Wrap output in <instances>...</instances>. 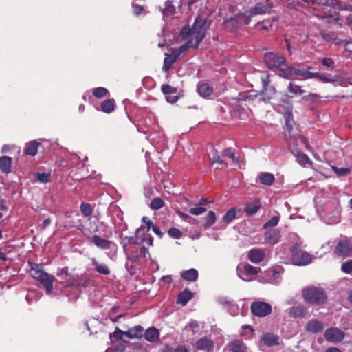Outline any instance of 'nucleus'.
<instances>
[{"mask_svg":"<svg viewBox=\"0 0 352 352\" xmlns=\"http://www.w3.org/2000/svg\"><path fill=\"white\" fill-rule=\"evenodd\" d=\"M251 311L256 316L265 317L271 314L272 306L265 302H254L251 305Z\"/></svg>","mask_w":352,"mask_h":352,"instance_id":"12","label":"nucleus"},{"mask_svg":"<svg viewBox=\"0 0 352 352\" xmlns=\"http://www.w3.org/2000/svg\"><path fill=\"white\" fill-rule=\"evenodd\" d=\"M236 212L237 209L235 208H232L230 210L226 212L223 217V221L227 224L230 223L236 218Z\"/></svg>","mask_w":352,"mask_h":352,"instance_id":"38","label":"nucleus"},{"mask_svg":"<svg viewBox=\"0 0 352 352\" xmlns=\"http://www.w3.org/2000/svg\"><path fill=\"white\" fill-rule=\"evenodd\" d=\"M265 61L268 65L270 69L276 68L281 72L280 76H283L285 70L286 69L287 65L285 62V58L277 54L272 52L267 53L265 56Z\"/></svg>","mask_w":352,"mask_h":352,"instance_id":"9","label":"nucleus"},{"mask_svg":"<svg viewBox=\"0 0 352 352\" xmlns=\"http://www.w3.org/2000/svg\"><path fill=\"white\" fill-rule=\"evenodd\" d=\"M91 262L98 273L103 275L110 274L111 270L106 264L99 263L95 258H91Z\"/></svg>","mask_w":352,"mask_h":352,"instance_id":"32","label":"nucleus"},{"mask_svg":"<svg viewBox=\"0 0 352 352\" xmlns=\"http://www.w3.org/2000/svg\"><path fill=\"white\" fill-rule=\"evenodd\" d=\"M306 329L308 331L318 333L324 329V325L317 320H311L307 324Z\"/></svg>","mask_w":352,"mask_h":352,"instance_id":"33","label":"nucleus"},{"mask_svg":"<svg viewBox=\"0 0 352 352\" xmlns=\"http://www.w3.org/2000/svg\"><path fill=\"white\" fill-rule=\"evenodd\" d=\"M305 301L312 305H320L327 300V295L320 288L311 287L302 290Z\"/></svg>","mask_w":352,"mask_h":352,"instance_id":"4","label":"nucleus"},{"mask_svg":"<svg viewBox=\"0 0 352 352\" xmlns=\"http://www.w3.org/2000/svg\"><path fill=\"white\" fill-rule=\"evenodd\" d=\"M334 170L340 176L346 175L351 171L350 168H334Z\"/></svg>","mask_w":352,"mask_h":352,"instance_id":"58","label":"nucleus"},{"mask_svg":"<svg viewBox=\"0 0 352 352\" xmlns=\"http://www.w3.org/2000/svg\"><path fill=\"white\" fill-rule=\"evenodd\" d=\"M41 143L37 140H31L25 144L24 154L30 156H35L38 153V148Z\"/></svg>","mask_w":352,"mask_h":352,"instance_id":"26","label":"nucleus"},{"mask_svg":"<svg viewBox=\"0 0 352 352\" xmlns=\"http://www.w3.org/2000/svg\"><path fill=\"white\" fill-rule=\"evenodd\" d=\"M162 352H190L188 348L184 345H179L176 348L166 346Z\"/></svg>","mask_w":352,"mask_h":352,"instance_id":"44","label":"nucleus"},{"mask_svg":"<svg viewBox=\"0 0 352 352\" xmlns=\"http://www.w3.org/2000/svg\"><path fill=\"white\" fill-rule=\"evenodd\" d=\"M312 74L313 72H310L307 70L296 69L287 65L283 77L286 78H294L298 80H305L312 78Z\"/></svg>","mask_w":352,"mask_h":352,"instance_id":"10","label":"nucleus"},{"mask_svg":"<svg viewBox=\"0 0 352 352\" xmlns=\"http://www.w3.org/2000/svg\"><path fill=\"white\" fill-rule=\"evenodd\" d=\"M180 276L184 280L186 281L193 282L198 278V272L197 270L191 268L181 272Z\"/></svg>","mask_w":352,"mask_h":352,"instance_id":"31","label":"nucleus"},{"mask_svg":"<svg viewBox=\"0 0 352 352\" xmlns=\"http://www.w3.org/2000/svg\"><path fill=\"white\" fill-rule=\"evenodd\" d=\"M144 230V227L141 226L136 230L135 236H125L120 242L124 252L126 251L127 247L131 245L139 244V236L142 231Z\"/></svg>","mask_w":352,"mask_h":352,"instance_id":"19","label":"nucleus"},{"mask_svg":"<svg viewBox=\"0 0 352 352\" xmlns=\"http://www.w3.org/2000/svg\"><path fill=\"white\" fill-rule=\"evenodd\" d=\"M288 90L289 92L294 93V94H302L304 92L300 86L294 85L292 82L289 83Z\"/></svg>","mask_w":352,"mask_h":352,"instance_id":"51","label":"nucleus"},{"mask_svg":"<svg viewBox=\"0 0 352 352\" xmlns=\"http://www.w3.org/2000/svg\"><path fill=\"white\" fill-rule=\"evenodd\" d=\"M280 221V218L278 216H274L270 220H268L265 223L263 224V228L264 229H267L269 228H274L276 226Z\"/></svg>","mask_w":352,"mask_h":352,"instance_id":"45","label":"nucleus"},{"mask_svg":"<svg viewBox=\"0 0 352 352\" xmlns=\"http://www.w3.org/2000/svg\"><path fill=\"white\" fill-rule=\"evenodd\" d=\"M164 206V201L160 197H156L151 200L150 208L153 210H158Z\"/></svg>","mask_w":352,"mask_h":352,"instance_id":"40","label":"nucleus"},{"mask_svg":"<svg viewBox=\"0 0 352 352\" xmlns=\"http://www.w3.org/2000/svg\"><path fill=\"white\" fill-rule=\"evenodd\" d=\"M321 63L324 66H325L327 67H329V68H332V69L334 68V61L331 58H323L321 60Z\"/></svg>","mask_w":352,"mask_h":352,"instance_id":"55","label":"nucleus"},{"mask_svg":"<svg viewBox=\"0 0 352 352\" xmlns=\"http://www.w3.org/2000/svg\"><path fill=\"white\" fill-rule=\"evenodd\" d=\"M175 12V7L169 2L165 3V7L162 11L163 15L165 16H172Z\"/></svg>","mask_w":352,"mask_h":352,"instance_id":"46","label":"nucleus"},{"mask_svg":"<svg viewBox=\"0 0 352 352\" xmlns=\"http://www.w3.org/2000/svg\"><path fill=\"white\" fill-rule=\"evenodd\" d=\"M153 243V239L151 234L145 230V228L144 227V230L142 231L140 235L139 236V245H151Z\"/></svg>","mask_w":352,"mask_h":352,"instance_id":"34","label":"nucleus"},{"mask_svg":"<svg viewBox=\"0 0 352 352\" xmlns=\"http://www.w3.org/2000/svg\"><path fill=\"white\" fill-rule=\"evenodd\" d=\"M324 336L329 342L338 343L344 339V333L338 328L331 327L325 330Z\"/></svg>","mask_w":352,"mask_h":352,"instance_id":"14","label":"nucleus"},{"mask_svg":"<svg viewBox=\"0 0 352 352\" xmlns=\"http://www.w3.org/2000/svg\"><path fill=\"white\" fill-rule=\"evenodd\" d=\"M116 106V104L114 99H106L102 102L100 109H98L102 111L103 113L109 114L115 111Z\"/></svg>","mask_w":352,"mask_h":352,"instance_id":"27","label":"nucleus"},{"mask_svg":"<svg viewBox=\"0 0 352 352\" xmlns=\"http://www.w3.org/2000/svg\"><path fill=\"white\" fill-rule=\"evenodd\" d=\"M334 254L343 258L351 256L352 245L351 242L347 239L340 240L335 248Z\"/></svg>","mask_w":352,"mask_h":352,"instance_id":"11","label":"nucleus"},{"mask_svg":"<svg viewBox=\"0 0 352 352\" xmlns=\"http://www.w3.org/2000/svg\"><path fill=\"white\" fill-rule=\"evenodd\" d=\"M144 329L140 325H137L129 329L127 335L130 338H138L142 336Z\"/></svg>","mask_w":352,"mask_h":352,"instance_id":"35","label":"nucleus"},{"mask_svg":"<svg viewBox=\"0 0 352 352\" xmlns=\"http://www.w3.org/2000/svg\"><path fill=\"white\" fill-rule=\"evenodd\" d=\"M284 272L285 269L282 265H273L263 272H261L258 280L265 284L278 285L282 281Z\"/></svg>","mask_w":352,"mask_h":352,"instance_id":"3","label":"nucleus"},{"mask_svg":"<svg viewBox=\"0 0 352 352\" xmlns=\"http://www.w3.org/2000/svg\"><path fill=\"white\" fill-rule=\"evenodd\" d=\"M226 309L232 316H236L239 313V306L233 301Z\"/></svg>","mask_w":352,"mask_h":352,"instance_id":"52","label":"nucleus"},{"mask_svg":"<svg viewBox=\"0 0 352 352\" xmlns=\"http://www.w3.org/2000/svg\"><path fill=\"white\" fill-rule=\"evenodd\" d=\"M144 336L147 341L155 342L160 339V331L157 328L151 327L145 331Z\"/></svg>","mask_w":352,"mask_h":352,"instance_id":"29","label":"nucleus"},{"mask_svg":"<svg viewBox=\"0 0 352 352\" xmlns=\"http://www.w3.org/2000/svg\"><path fill=\"white\" fill-rule=\"evenodd\" d=\"M236 272L241 279L245 281H252L255 280L256 276L261 274V269L247 263H241L236 267Z\"/></svg>","mask_w":352,"mask_h":352,"instance_id":"7","label":"nucleus"},{"mask_svg":"<svg viewBox=\"0 0 352 352\" xmlns=\"http://www.w3.org/2000/svg\"><path fill=\"white\" fill-rule=\"evenodd\" d=\"M314 10L321 12L317 14L320 18L327 19L340 25H347L352 30V10H349L346 5L337 0H311Z\"/></svg>","mask_w":352,"mask_h":352,"instance_id":"2","label":"nucleus"},{"mask_svg":"<svg viewBox=\"0 0 352 352\" xmlns=\"http://www.w3.org/2000/svg\"><path fill=\"white\" fill-rule=\"evenodd\" d=\"M108 90L105 87H99L92 89L93 96L98 99L105 97L108 94Z\"/></svg>","mask_w":352,"mask_h":352,"instance_id":"41","label":"nucleus"},{"mask_svg":"<svg viewBox=\"0 0 352 352\" xmlns=\"http://www.w3.org/2000/svg\"><path fill=\"white\" fill-rule=\"evenodd\" d=\"M206 23L202 19L197 18L192 28L184 27L180 36L187 41L179 48L172 47L169 52L165 54L162 70L168 72L172 65L181 56H184L189 49H197L205 36Z\"/></svg>","mask_w":352,"mask_h":352,"instance_id":"1","label":"nucleus"},{"mask_svg":"<svg viewBox=\"0 0 352 352\" xmlns=\"http://www.w3.org/2000/svg\"><path fill=\"white\" fill-rule=\"evenodd\" d=\"M261 208L260 199H255L252 201H248L245 204V212L248 216H252L256 214Z\"/></svg>","mask_w":352,"mask_h":352,"instance_id":"23","label":"nucleus"},{"mask_svg":"<svg viewBox=\"0 0 352 352\" xmlns=\"http://www.w3.org/2000/svg\"><path fill=\"white\" fill-rule=\"evenodd\" d=\"M32 276L39 281L45 287L47 293L50 294L53 290L54 278L48 273L43 271L40 265H35L31 268Z\"/></svg>","mask_w":352,"mask_h":352,"instance_id":"5","label":"nucleus"},{"mask_svg":"<svg viewBox=\"0 0 352 352\" xmlns=\"http://www.w3.org/2000/svg\"><path fill=\"white\" fill-rule=\"evenodd\" d=\"M12 158L8 156L0 157V170L5 174L12 172Z\"/></svg>","mask_w":352,"mask_h":352,"instance_id":"25","label":"nucleus"},{"mask_svg":"<svg viewBox=\"0 0 352 352\" xmlns=\"http://www.w3.org/2000/svg\"><path fill=\"white\" fill-rule=\"evenodd\" d=\"M272 8V3L270 2V0H266L265 2H260L255 5L251 10L245 11V14L250 16V21L251 18L256 15L263 14L270 11Z\"/></svg>","mask_w":352,"mask_h":352,"instance_id":"13","label":"nucleus"},{"mask_svg":"<svg viewBox=\"0 0 352 352\" xmlns=\"http://www.w3.org/2000/svg\"><path fill=\"white\" fill-rule=\"evenodd\" d=\"M258 182L265 186H272L275 182L274 175L269 172H261L257 176Z\"/></svg>","mask_w":352,"mask_h":352,"instance_id":"24","label":"nucleus"},{"mask_svg":"<svg viewBox=\"0 0 352 352\" xmlns=\"http://www.w3.org/2000/svg\"><path fill=\"white\" fill-rule=\"evenodd\" d=\"M89 241L101 250H117V245L114 242L102 239L98 235L89 238Z\"/></svg>","mask_w":352,"mask_h":352,"instance_id":"15","label":"nucleus"},{"mask_svg":"<svg viewBox=\"0 0 352 352\" xmlns=\"http://www.w3.org/2000/svg\"><path fill=\"white\" fill-rule=\"evenodd\" d=\"M36 180L40 183L47 184L51 181L50 173H37L34 175Z\"/></svg>","mask_w":352,"mask_h":352,"instance_id":"39","label":"nucleus"},{"mask_svg":"<svg viewBox=\"0 0 352 352\" xmlns=\"http://www.w3.org/2000/svg\"><path fill=\"white\" fill-rule=\"evenodd\" d=\"M285 126L287 129L289 131L292 129V122H293V116L291 112H287L285 115Z\"/></svg>","mask_w":352,"mask_h":352,"instance_id":"48","label":"nucleus"},{"mask_svg":"<svg viewBox=\"0 0 352 352\" xmlns=\"http://www.w3.org/2000/svg\"><path fill=\"white\" fill-rule=\"evenodd\" d=\"M296 160L299 164L302 166H311L313 162L309 158V157L303 153H298L296 155Z\"/></svg>","mask_w":352,"mask_h":352,"instance_id":"36","label":"nucleus"},{"mask_svg":"<svg viewBox=\"0 0 352 352\" xmlns=\"http://www.w3.org/2000/svg\"><path fill=\"white\" fill-rule=\"evenodd\" d=\"M262 82L264 89L267 91V87L270 82V76L267 74L265 77L262 78Z\"/></svg>","mask_w":352,"mask_h":352,"instance_id":"64","label":"nucleus"},{"mask_svg":"<svg viewBox=\"0 0 352 352\" xmlns=\"http://www.w3.org/2000/svg\"><path fill=\"white\" fill-rule=\"evenodd\" d=\"M228 350L231 352H246V346L244 343L239 340L230 342L228 344Z\"/></svg>","mask_w":352,"mask_h":352,"instance_id":"30","label":"nucleus"},{"mask_svg":"<svg viewBox=\"0 0 352 352\" xmlns=\"http://www.w3.org/2000/svg\"><path fill=\"white\" fill-rule=\"evenodd\" d=\"M223 155L228 158L231 159L232 161H235V155L230 148L225 149L223 151Z\"/></svg>","mask_w":352,"mask_h":352,"instance_id":"57","label":"nucleus"},{"mask_svg":"<svg viewBox=\"0 0 352 352\" xmlns=\"http://www.w3.org/2000/svg\"><path fill=\"white\" fill-rule=\"evenodd\" d=\"M281 239V234L279 230L272 228L266 230L264 233V240L265 243L274 245L278 243Z\"/></svg>","mask_w":352,"mask_h":352,"instance_id":"16","label":"nucleus"},{"mask_svg":"<svg viewBox=\"0 0 352 352\" xmlns=\"http://www.w3.org/2000/svg\"><path fill=\"white\" fill-rule=\"evenodd\" d=\"M206 211V208L202 207L191 208L190 213L193 215H200Z\"/></svg>","mask_w":352,"mask_h":352,"instance_id":"56","label":"nucleus"},{"mask_svg":"<svg viewBox=\"0 0 352 352\" xmlns=\"http://www.w3.org/2000/svg\"><path fill=\"white\" fill-rule=\"evenodd\" d=\"M195 346L198 350L210 351L214 348V342L208 337H204L196 342Z\"/></svg>","mask_w":352,"mask_h":352,"instance_id":"21","label":"nucleus"},{"mask_svg":"<svg viewBox=\"0 0 352 352\" xmlns=\"http://www.w3.org/2000/svg\"><path fill=\"white\" fill-rule=\"evenodd\" d=\"M142 221L146 225V228H145V230L149 232L150 229L153 226V222L150 220V219L147 217H143Z\"/></svg>","mask_w":352,"mask_h":352,"instance_id":"59","label":"nucleus"},{"mask_svg":"<svg viewBox=\"0 0 352 352\" xmlns=\"http://www.w3.org/2000/svg\"><path fill=\"white\" fill-rule=\"evenodd\" d=\"M77 289V287L74 284L69 283V284L64 285L63 292L65 294L68 295V294H67L68 289Z\"/></svg>","mask_w":352,"mask_h":352,"instance_id":"62","label":"nucleus"},{"mask_svg":"<svg viewBox=\"0 0 352 352\" xmlns=\"http://www.w3.org/2000/svg\"><path fill=\"white\" fill-rule=\"evenodd\" d=\"M162 93L165 95L166 100L170 103L176 102L179 97L176 96L177 89L168 84H164L161 87Z\"/></svg>","mask_w":352,"mask_h":352,"instance_id":"17","label":"nucleus"},{"mask_svg":"<svg viewBox=\"0 0 352 352\" xmlns=\"http://www.w3.org/2000/svg\"><path fill=\"white\" fill-rule=\"evenodd\" d=\"M193 296L194 294L190 290L186 289L178 294L177 303L184 306L193 298Z\"/></svg>","mask_w":352,"mask_h":352,"instance_id":"28","label":"nucleus"},{"mask_svg":"<svg viewBox=\"0 0 352 352\" xmlns=\"http://www.w3.org/2000/svg\"><path fill=\"white\" fill-rule=\"evenodd\" d=\"M216 214L213 211H209L207 214L204 223V228H207L212 226L216 221Z\"/></svg>","mask_w":352,"mask_h":352,"instance_id":"42","label":"nucleus"},{"mask_svg":"<svg viewBox=\"0 0 352 352\" xmlns=\"http://www.w3.org/2000/svg\"><path fill=\"white\" fill-rule=\"evenodd\" d=\"M197 91L201 97L208 98L213 94L214 89L210 84L201 81L197 85Z\"/></svg>","mask_w":352,"mask_h":352,"instance_id":"22","label":"nucleus"},{"mask_svg":"<svg viewBox=\"0 0 352 352\" xmlns=\"http://www.w3.org/2000/svg\"><path fill=\"white\" fill-rule=\"evenodd\" d=\"M250 16L245 12L239 13L225 20V28L232 33H237L243 26L250 23Z\"/></svg>","mask_w":352,"mask_h":352,"instance_id":"6","label":"nucleus"},{"mask_svg":"<svg viewBox=\"0 0 352 352\" xmlns=\"http://www.w3.org/2000/svg\"><path fill=\"white\" fill-rule=\"evenodd\" d=\"M261 341L267 346H274L280 344V338L278 335L267 332L262 335Z\"/></svg>","mask_w":352,"mask_h":352,"instance_id":"20","label":"nucleus"},{"mask_svg":"<svg viewBox=\"0 0 352 352\" xmlns=\"http://www.w3.org/2000/svg\"><path fill=\"white\" fill-rule=\"evenodd\" d=\"M63 275H65L67 277H69V280L73 282L74 280V276L72 275L69 272V267H64L61 268L57 273L58 276H61Z\"/></svg>","mask_w":352,"mask_h":352,"instance_id":"49","label":"nucleus"},{"mask_svg":"<svg viewBox=\"0 0 352 352\" xmlns=\"http://www.w3.org/2000/svg\"><path fill=\"white\" fill-rule=\"evenodd\" d=\"M344 56L346 58L352 59V43L346 42L344 43Z\"/></svg>","mask_w":352,"mask_h":352,"instance_id":"53","label":"nucleus"},{"mask_svg":"<svg viewBox=\"0 0 352 352\" xmlns=\"http://www.w3.org/2000/svg\"><path fill=\"white\" fill-rule=\"evenodd\" d=\"M265 258V253L262 249L252 248L248 252V258L253 263H260L264 261Z\"/></svg>","mask_w":352,"mask_h":352,"instance_id":"18","label":"nucleus"},{"mask_svg":"<svg viewBox=\"0 0 352 352\" xmlns=\"http://www.w3.org/2000/svg\"><path fill=\"white\" fill-rule=\"evenodd\" d=\"M173 281L172 276L170 275L163 276L160 278V282L164 284H170Z\"/></svg>","mask_w":352,"mask_h":352,"instance_id":"60","label":"nucleus"},{"mask_svg":"<svg viewBox=\"0 0 352 352\" xmlns=\"http://www.w3.org/2000/svg\"><path fill=\"white\" fill-rule=\"evenodd\" d=\"M292 262L298 266L307 265L311 263L312 256L308 252L301 250L298 245H294L290 249Z\"/></svg>","mask_w":352,"mask_h":352,"instance_id":"8","label":"nucleus"},{"mask_svg":"<svg viewBox=\"0 0 352 352\" xmlns=\"http://www.w3.org/2000/svg\"><path fill=\"white\" fill-rule=\"evenodd\" d=\"M341 270L345 274H351L352 272V260L350 259L343 263Z\"/></svg>","mask_w":352,"mask_h":352,"instance_id":"47","label":"nucleus"},{"mask_svg":"<svg viewBox=\"0 0 352 352\" xmlns=\"http://www.w3.org/2000/svg\"><path fill=\"white\" fill-rule=\"evenodd\" d=\"M232 302V300L228 299L227 298H223L219 300V303L222 305L226 309H227L230 305Z\"/></svg>","mask_w":352,"mask_h":352,"instance_id":"61","label":"nucleus"},{"mask_svg":"<svg viewBox=\"0 0 352 352\" xmlns=\"http://www.w3.org/2000/svg\"><path fill=\"white\" fill-rule=\"evenodd\" d=\"M274 21V19H265L262 22L257 23L256 25V28L258 30L267 31L272 27Z\"/></svg>","mask_w":352,"mask_h":352,"instance_id":"37","label":"nucleus"},{"mask_svg":"<svg viewBox=\"0 0 352 352\" xmlns=\"http://www.w3.org/2000/svg\"><path fill=\"white\" fill-rule=\"evenodd\" d=\"M133 12L136 15H139V14H142L144 11V8L142 6L137 5V4L133 5Z\"/></svg>","mask_w":352,"mask_h":352,"instance_id":"63","label":"nucleus"},{"mask_svg":"<svg viewBox=\"0 0 352 352\" xmlns=\"http://www.w3.org/2000/svg\"><path fill=\"white\" fill-rule=\"evenodd\" d=\"M80 208L82 214L86 217H90L93 213L94 208L89 204L82 202Z\"/></svg>","mask_w":352,"mask_h":352,"instance_id":"43","label":"nucleus"},{"mask_svg":"<svg viewBox=\"0 0 352 352\" xmlns=\"http://www.w3.org/2000/svg\"><path fill=\"white\" fill-rule=\"evenodd\" d=\"M312 78L320 79L323 82H329L331 81V80L327 75L322 74L318 72L313 73Z\"/></svg>","mask_w":352,"mask_h":352,"instance_id":"54","label":"nucleus"},{"mask_svg":"<svg viewBox=\"0 0 352 352\" xmlns=\"http://www.w3.org/2000/svg\"><path fill=\"white\" fill-rule=\"evenodd\" d=\"M168 234H169L170 236L176 239H180L182 236V232L179 229L175 228H170L168 231Z\"/></svg>","mask_w":352,"mask_h":352,"instance_id":"50","label":"nucleus"}]
</instances>
